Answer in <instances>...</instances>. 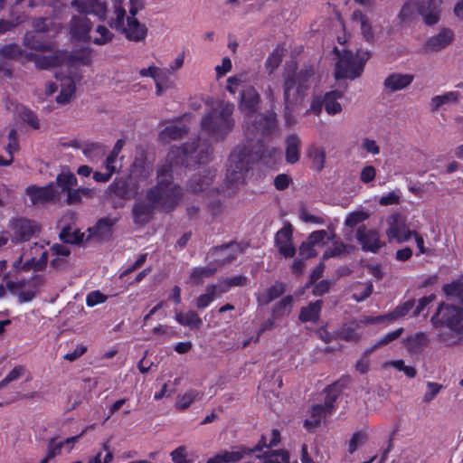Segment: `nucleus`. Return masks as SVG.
Listing matches in <instances>:
<instances>
[{
  "label": "nucleus",
  "mask_w": 463,
  "mask_h": 463,
  "mask_svg": "<svg viewBox=\"0 0 463 463\" xmlns=\"http://www.w3.org/2000/svg\"><path fill=\"white\" fill-rule=\"evenodd\" d=\"M256 457L262 463H288L289 453L285 449H264Z\"/></svg>",
  "instance_id": "nucleus-30"
},
{
  "label": "nucleus",
  "mask_w": 463,
  "mask_h": 463,
  "mask_svg": "<svg viewBox=\"0 0 463 463\" xmlns=\"http://www.w3.org/2000/svg\"><path fill=\"white\" fill-rule=\"evenodd\" d=\"M218 266L211 262L206 267L195 268L190 276V280L195 285L203 283V279L212 277L217 271Z\"/></svg>",
  "instance_id": "nucleus-38"
},
{
  "label": "nucleus",
  "mask_w": 463,
  "mask_h": 463,
  "mask_svg": "<svg viewBox=\"0 0 463 463\" xmlns=\"http://www.w3.org/2000/svg\"><path fill=\"white\" fill-rule=\"evenodd\" d=\"M387 229L385 231L389 241H395L402 243L412 237V231L409 230L399 213H393L386 218Z\"/></svg>",
  "instance_id": "nucleus-14"
},
{
  "label": "nucleus",
  "mask_w": 463,
  "mask_h": 463,
  "mask_svg": "<svg viewBox=\"0 0 463 463\" xmlns=\"http://www.w3.org/2000/svg\"><path fill=\"white\" fill-rule=\"evenodd\" d=\"M403 332V328H398L396 329L395 331H392V332H390L388 334H386L385 335H383L382 338H380L373 347H371L370 349H368L366 351V353H372L373 352L376 348L380 347V346H383V345H385L387 344H389L390 342L395 340L396 338H398Z\"/></svg>",
  "instance_id": "nucleus-56"
},
{
  "label": "nucleus",
  "mask_w": 463,
  "mask_h": 463,
  "mask_svg": "<svg viewBox=\"0 0 463 463\" xmlns=\"http://www.w3.org/2000/svg\"><path fill=\"white\" fill-rule=\"evenodd\" d=\"M64 56L65 54L63 52H58L54 55L51 56L28 55V58L33 59L38 68L45 70L55 66H61L62 68L64 66Z\"/></svg>",
  "instance_id": "nucleus-29"
},
{
  "label": "nucleus",
  "mask_w": 463,
  "mask_h": 463,
  "mask_svg": "<svg viewBox=\"0 0 463 463\" xmlns=\"http://www.w3.org/2000/svg\"><path fill=\"white\" fill-rule=\"evenodd\" d=\"M355 238L364 251L377 253L384 246L379 232L376 230L367 229L365 226H360L356 230Z\"/></svg>",
  "instance_id": "nucleus-16"
},
{
  "label": "nucleus",
  "mask_w": 463,
  "mask_h": 463,
  "mask_svg": "<svg viewBox=\"0 0 463 463\" xmlns=\"http://www.w3.org/2000/svg\"><path fill=\"white\" fill-rule=\"evenodd\" d=\"M326 398L324 404L312 406L307 412V417L304 422L307 430H312L319 426L321 421L330 414L334 410V402L337 397L335 386H329L326 389Z\"/></svg>",
  "instance_id": "nucleus-13"
},
{
  "label": "nucleus",
  "mask_w": 463,
  "mask_h": 463,
  "mask_svg": "<svg viewBox=\"0 0 463 463\" xmlns=\"http://www.w3.org/2000/svg\"><path fill=\"white\" fill-rule=\"evenodd\" d=\"M334 234L331 235L325 230H319L313 232L307 238L306 241L303 242V249L307 247L308 245H314L317 247L323 246L326 241L332 240Z\"/></svg>",
  "instance_id": "nucleus-44"
},
{
  "label": "nucleus",
  "mask_w": 463,
  "mask_h": 463,
  "mask_svg": "<svg viewBox=\"0 0 463 463\" xmlns=\"http://www.w3.org/2000/svg\"><path fill=\"white\" fill-rule=\"evenodd\" d=\"M453 40V33L449 29L441 30L437 35L430 37L425 43L427 52H438L448 46Z\"/></svg>",
  "instance_id": "nucleus-27"
},
{
  "label": "nucleus",
  "mask_w": 463,
  "mask_h": 463,
  "mask_svg": "<svg viewBox=\"0 0 463 463\" xmlns=\"http://www.w3.org/2000/svg\"><path fill=\"white\" fill-rule=\"evenodd\" d=\"M360 323L356 320L345 323L337 331V336L345 341H358L362 337Z\"/></svg>",
  "instance_id": "nucleus-32"
},
{
  "label": "nucleus",
  "mask_w": 463,
  "mask_h": 463,
  "mask_svg": "<svg viewBox=\"0 0 463 463\" xmlns=\"http://www.w3.org/2000/svg\"><path fill=\"white\" fill-rule=\"evenodd\" d=\"M48 261V253L43 250V246L34 243L28 250L23 251L20 257L14 261L13 267L15 270H42L46 267Z\"/></svg>",
  "instance_id": "nucleus-11"
},
{
  "label": "nucleus",
  "mask_w": 463,
  "mask_h": 463,
  "mask_svg": "<svg viewBox=\"0 0 463 463\" xmlns=\"http://www.w3.org/2000/svg\"><path fill=\"white\" fill-rule=\"evenodd\" d=\"M111 27L124 34L129 41L141 42L145 40L147 33L146 26L137 19L136 14H127L122 0H114Z\"/></svg>",
  "instance_id": "nucleus-4"
},
{
  "label": "nucleus",
  "mask_w": 463,
  "mask_h": 463,
  "mask_svg": "<svg viewBox=\"0 0 463 463\" xmlns=\"http://www.w3.org/2000/svg\"><path fill=\"white\" fill-rule=\"evenodd\" d=\"M95 33L99 34V36L93 37L92 42L97 45H103L109 43L114 36L105 25L97 26Z\"/></svg>",
  "instance_id": "nucleus-51"
},
{
  "label": "nucleus",
  "mask_w": 463,
  "mask_h": 463,
  "mask_svg": "<svg viewBox=\"0 0 463 463\" xmlns=\"http://www.w3.org/2000/svg\"><path fill=\"white\" fill-rule=\"evenodd\" d=\"M71 5L81 14H92L99 19L107 15V5L100 0H73Z\"/></svg>",
  "instance_id": "nucleus-22"
},
{
  "label": "nucleus",
  "mask_w": 463,
  "mask_h": 463,
  "mask_svg": "<svg viewBox=\"0 0 463 463\" xmlns=\"http://www.w3.org/2000/svg\"><path fill=\"white\" fill-rule=\"evenodd\" d=\"M116 219L111 218L99 220L94 227L89 230L90 236L96 238L99 241L109 240L112 235V229L116 223Z\"/></svg>",
  "instance_id": "nucleus-28"
},
{
  "label": "nucleus",
  "mask_w": 463,
  "mask_h": 463,
  "mask_svg": "<svg viewBox=\"0 0 463 463\" xmlns=\"http://www.w3.org/2000/svg\"><path fill=\"white\" fill-rule=\"evenodd\" d=\"M282 50L276 49L267 59L266 61V69L267 71L271 73L275 69L279 67L282 61Z\"/></svg>",
  "instance_id": "nucleus-57"
},
{
  "label": "nucleus",
  "mask_w": 463,
  "mask_h": 463,
  "mask_svg": "<svg viewBox=\"0 0 463 463\" xmlns=\"http://www.w3.org/2000/svg\"><path fill=\"white\" fill-rule=\"evenodd\" d=\"M58 80L61 82V91L57 96L56 100L60 104H66L70 102L75 95L76 82L75 77L63 76V72H56L55 74Z\"/></svg>",
  "instance_id": "nucleus-23"
},
{
  "label": "nucleus",
  "mask_w": 463,
  "mask_h": 463,
  "mask_svg": "<svg viewBox=\"0 0 463 463\" xmlns=\"http://www.w3.org/2000/svg\"><path fill=\"white\" fill-rule=\"evenodd\" d=\"M19 149L18 137L15 129H11L8 134V144L5 146L9 157L4 159L0 156V165H9L12 164L14 159V153Z\"/></svg>",
  "instance_id": "nucleus-41"
},
{
  "label": "nucleus",
  "mask_w": 463,
  "mask_h": 463,
  "mask_svg": "<svg viewBox=\"0 0 463 463\" xmlns=\"http://www.w3.org/2000/svg\"><path fill=\"white\" fill-rule=\"evenodd\" d=\"M313 70L306 68L299 71L297 74L287 76L284 84V101L286 109L296 103L306 89L312 81Z\"/></svg>",
  "instance_id": "nucleus-10"
},
{
  "label": "nucleus",
  "mask_w": 463,
  "mask_h": 463,
  "mask_svg": "<svg viewBox=\"0 0 463 463\" xmlns=\"http://www.w3.org/2000/svg\"><path fill=\"white\" fill-rule=\"evenodd\" d=\"M277 120L276 115L273 112H269L265 116L264 119L260 122L258 129H260L263 133L269 132L276 128Z\"/></svg>",
  "instance_id": "nucleus-62"
},
{
  "label": "nucleus",
  "mask_w": 463,
  "mask_h": 463,
  "mask_svg": "<svg viewBox=\"0 0 463 463\" xmlns=\"http://www.w3.org/2000/svg\"><path fill=\"white\" fill-rule=\"evenodd\" d=\"M353 21L359 24L363 38L370 43H375L382 33V27L379 24H373L368 16L360 11H354L352 15Z\"/></svg>",
  "instance_id": "nucleus-18"
},
{
  "label": "nucleus",
  "mask_w": 463,
  "mask_h": 463,
  "mask_svg": "<svg viewBox=\"0 0 463 463\" xmlns=\"http://www.w3.org/2000/svg\"><path fill=\"white\" fill-rule=\"evenodd\" d=\"M103 451L99 452L95 457L91 458V462L93 463H111L114 455L111 451L110 445L109 441H106L102 444Z\"/></svg>",
  "instance_id": "nucleus-52"
},
{
  "label": "nucleus",
  "mask_w": 463,
  "mask_h": 463,
  "mask_svg": "<svg viewBox=\"0 0 463 463\" xmlns=\"http://www.w3.org/2000/svg\"><path fill=\"white\" fill-rule=\"evenodd\" d=\"M322 301L317 300L303 307L299 314L302 322H315L318 319L321 311Z\"/></svg>",
  "instance_id": "nucleus-43"
},
{
  "label": "nucleus",
  "mask_w": 463,
  "mask_h": 463,
  "mask_svg": "<svg viewBox=\"0 0 463 463\" xmlns=\"http://www.w3.org/2000/svg\"><path fill=\"white\" fill-rule=\"evenodd\" d=\"M276 246L281 255L286 258L295 254V248L292 244V230L290 227H283L275 237Z\"/></svg>",
  "instance_id": "nucleus-25"
},
{
  "label": "nucleus",
  "mask_w": 463,
  "mask_h": 463,
  "mask_svg": "<svg viewBox=\"0 0 463 463\" xmlns=\"http://www.w3.org/2000/svg\"><path fill=\"white\" fill-rule=\"evenodd\" d=\"M427 342V337L423 333H416L409 336L405 341L406 348L410 352H417L421 349Z\"/></svg>",
  "instance_id": "nucleus-49"
},
{
  "label": "nucleus",
  "mask_w": 463,
  "mask_h": 463,
  "mask_svg": "<svg viewBox=\"0 0 463 463\" xmlns=\"http://www.w3.org/2000/svg\"><path fill=\"white\" fill-rule=\"evenodd\" d=\"M441 2V0H414L413 5L424 22L431 25L438 23L439 19Z\"/></svg>",
  "instance_id": "nucleus-17"
},
{
  "label": "nucleus",
  "mask_w": 463,
  "mask_h": 463,
  "mask_svg": "<svg viewBox=\"0 0 463 463\" xmlns=\"http://www.w3.org/2000/svg\"><path fill=\"white\" fill-rule=\"evenodd\" d=\"M108 299V297L104 294H102L99 290L91 291L90 292L86 297V304L88 307H95L99 304L106 302Z\"/></svg>",
  "instance_id": "nucleus-64"
},
{
  "label": "nucleus",
  "mask_w": 463,
  "mask_h": 463,
  "mask_svg": "<svg viewBox=\"0 0 463 463\" xmlns=\"http://www.w3.org/2000/svg\"><path fill=\"white\" fill-rule=\"evenodd\" d=\"M307 156L311 160V166L314 170L320 172L326 163V151L324 148L312 146L307 150Z\"/></svg>",
  "instance_id": "nucleus-39"
},
{
  "label": "nucleus",
  "mask_w": 463,
  "mask_h": 463,
  "mask_svg": "<svg viewBox=\"0 0 463 463\" xmlns=\"http://www.w3.org/2000/svg\"><path fill=\"white\" fill-rule=\"evenodd\" d=\"M239 253V245L237 243H230L214 249L211 255L213 259V263L219 267L234 260Z\"/></svg>",
  "instance_id": "nucleus-26"
},
{
  "label": "nucleus",
  "mask_w": 463,
  "mask_h": 463,
  "mask_svg": "<svg viewBox=\"0 0 463 463\" xmlns=\"http://www.w3.org/2000/svg\"><path fill=\"white\" fill-rule=\"evenodd\" d=\"M175 318L180 325L192 328H199L203 323L194 311H188L186 313L176 312Z\"/></svg>",
  "instance_id": "nucleus-42"
},
{
  "label": "nucleus",
  "mask_w": 463,
  "mask_h": 463,
  "mask_svg": "<svg viewBox=\"0 0 463 463\" xmlns=\"http://www.w3.org/2000/svg\"><path fill=\"white\" fill-rule=\"evenodd\" d=\"M56 184L61 191L66 194V203L76 205L82 203L83 199H90L94 196V189L89 187H77L76 175L69 170H62L56 177Z\"/></svg>",
  "instance_id": "nucleus-9"
},
{
  "label": "nucleus",
  "mask_w": 463,
  "mask_h": 463,
  "mask_svg": "<svg viewBox=\"0 0 463 463\" xmlns=\"http://www.w3.org/2000/svg\"><path fill=\"white\" fill-rule=\"evenodd\" d=\"M201 139L200 137L196 145H186L172 149L168 153L167 160L171 165H162L158 168L157 183L147 192L146 202H138L134 206L136 222H146L151 210L156 207L170 210L177 204L182 193L181 188L172 182V167L178 164L189 165L191 162L205 163L212 154V148L208 140L201 142Z\"/></svg>",
  "instance_id": "nucleus-1"
},
{
  "label": "nucleus",
  "mask_w": 463,
  "mask_h": 463,
  "mask_svg": "<svg viewBox=\"0 0 463 463\" xmlns=\"http://www.w3.org/2000/svg\"><path fill=\"white\" fill-rule=\"evenodd\" d=\"M234 105L221 101L201 120V135H207L212 140L223 138L234 126L232 112Z\"/></svg>",
  "instance_id": "nucleus-3"
},
{
  "label": "nucleus",
  "mask_w": 463,
  "mask_h": 463,
  "mask_svg": "<svg viewBox=\"0 0 463 463\" xmlns=\"http://www.w3.org/2000/svg\"><path fill=\"white\" fill-rule=\"evenodd\" d=\"M6 288L11 294L17 296L20 303L33 300L37 293L36 286L25 281H7Z\"/></svg>",
  "instance_id": "nucleus-21"
},
{
  "label": "nucleus",
  "mask_w": 463,
  "mask_h": 463,
  "mask_svg": "<svg viewBox=\"0 0 463 463\" xmlns=\"http://www.w3.org/2000/svg\"><path fill=\"white\" fill-rule=\"evenodd\" d=\"M203 397V393L197 390H188L183 394H179L176 397L175 408L184 411L187 409L194 401L200 400Z\"/></svg>",
  "instance_id": "nucleus-40"
},
{
  "label": "nucleus",
  "mask_w": 463,
  "mask_h": 463,
  "mask_svg": "<svg viewBox=\"0 0 463 463\" xmlns=\"http://www.w3.org/2000/svg\"><path fill=\"white\" fill-rule=\"evenodd\" d=\"M185 133L186 128L181 124H171L160 132L159 138L164 143H169L172 140L181 138Z\"/></svg>",
  "instance_id": "nucleus-37"
},
{
  "label": "nucleus",
  "mask_w": 463,
  "mask_h": 463,
  "mask_svg": "<svg viewBox=\"0 0 463 463\" xmlns=\"http://www.w3.org/2000/svg\"><path fill=\"white\" fill-rule=\"evenodd\" d=\"M370 56L369 51H358L355 55L350 51H343L335 63V78L354 80L359 77Z\"/></svg>",
  "instance_id": "nucleus-8"
},
{
  "label": "nucleus",
  "mask_w": 463,
  "mask_h": 463,
  "mask_svg": "<svg viewBox=\"0 0 463 463\" xmlns=\"http://www.w3.org/2000/svg\"><path fill=\"white\" fill-rule=\"evenodd\" d=\"M280 442V433L278 430H272L270 439L268 440L266 436H261L258 445L252 449V452L262 451L264 449H272Z\"/></svg>",
  "instance_id": "nucleus-45"
},
{
  "label": "nucleus",
  "mask_w": 463,
  "mask_h": 463,
  "mask_svg": "<svg viewBox=\"0 0 463 463\" xmlns=\"http://www.w3.org/2000/svg\"><path fill=\"white\" fill-rule=\"evenodd\" d=\"M213 182V175L209 172L208 175L202 176L200 174L193 176L190 180L189 187L192 192L196 193L205 190Z\"/></svg>",
  "instance_id": "nucleus-46"
},
{
  "label": "nucleus",
  "mask_w": 463,
  "mask_h": 463,
  "mask_svg": "<svg viewBox=\"0 0 463 463\" xmlns=\"http://www.w3.org/2000/svg\"><path fill=\"white\" fill-rule=\"evenodd\" d=\"M443 291L449 298L459 300L460 306L441 304L438 315L443 324L455 331H463V282L452 281L443 286Z\"/></svg>",
  "instance_id": "nucleus-5"
},
{
  "label": "nucleus",
  "mask_w": 463,
  "mask_h": 463,
  "mask_svg": "<svg viewBox=\"0 0 463 463\" xmlns=\"http://www.w3.org/2000/svg\"><path fill=\"white\" fill-rule=\"evenodd\" d=\"M392 366L400 372H403L409 378H414L417 371L413 366L405 365L402 360L389 361L384 364V367Z\"/></svg>",
  "instance_id": "nucleus-54"
},
{
  "label": "nucleus",
  "mask_w": 463,
  "mask_h": 463,
  "mask_svg": "<svg viewBox=\"0 0 463 463\" xmlns=\"http://www.w3.org/2000/svg\"><path fill=\"white\" fill-rule=\"evenodd\" d=\"M63 440H58L56 438L50 439L47 444L49 458H55L61 455L63 450Z\"/></svg>",
  "instance_id": "nucleus-61"
},
{
  "label": "nucleus",
  "mask_w": 463,
  "mask_h": 463,
  "mask_svg": "<svg viewBox=\"0 0 463 463\" xmlns=\"http://www.w3.org/2000/svg\"><path fill=\"white\" fill-rule=\"evenodd\" d=\"M10 229L11 241L14 243L28 241L40 232V226L35 222L24 218L13 220Z\"/></svg>",
  "instance_id": "nucleus-15"
},
{
  "label": "nucleus",
  "mask_w": 463,
  "mask_h": 463,
  "mask_svg": "<svg viewBox=\"0 0 463 463\" xmlns=\"http://www.w3.org/2000/svg\"><path fill=\"white\" fill-rule=\"evenodd\" d=\"M35 33H27L24 35V43L27 47L46 52L53 48V43L51 41H44L42 33L53 31L55 33L61 30V25H56L48 19H39L33 24Z\"/></svg>",
  "instance_id": "nucleus-12"
},
{
  "label": "nucleus",
  "mask_w": 463,
  "mask_h": 463,
  "mask_svg": "<svg viewBox=\"0 0 463 463\" xmlns=\"http://www.w3.org/2000/svg\"><path fill=\"white\" fill-rule=\"evenodd\" d=\"M280 155L279 151L274 147H266L260 151V158H277ZM257 156H253L249 149L243 146H237L231 153L228 160V168L226 174V190L227 195L234 194L239 186L244 182V175L248 170L249 165L254 161Z\"/></svg>",
  "instance_id": "nucleus-2"
},
{
  "label": "nucleus",
  "mask_w": 463,
  "mask_h": 463,
  "mask_svg": "<svg viewBox=\"0 0 463 463\" xmlns=\"http://www.w3.org/2000/svg\"><path fill=\"white\" fill-rule=\"evenodd\" d=\"M26 194L34 205L49 203L58 196V192L52 184L43 187L29 186L26 189Z\"/></svg>",
  "instance_id": "nucleus-20"
},
{
  "label": "nucleus",
  "mask_w": 463,
  "mask_h": 463,
  "mask_svg": "<svg viewBox=\"0 0 463 463\" xmlns=\"http://www.w3.org/2000/svg\"><path fill=\"white\" fill-rule=\"evenodd\" d=\"M373 292V285L368 282L365 284H361L354 290L353 298L360 302L366 299Z\"/></svg>",
  "instance_id": "nucleus-60"
},
{
  "label": "nucleus",
  "mask_w": 463,
  "mask_h": 463,
  "mask_svg": "<svg viewBox=\"0 0 463 463\" xmlns=\"http://www.w3.org/2000/svg\"><path fill=\"white\" fill-rule=\"evenodd\" d=\"M226 89L231 94L240 92L239 109L245 115H251L257 111L260 96L255 88L247 82L246 75L229 77Z\"/></svg>",
  "instance_id": "nucleus-7"
},
{
  "label": "nucleus",
  "mask_w": 463,
  "mask_h": 463,
  "mask_svg": "<svg viewBox=\"0 0 463 463\" xmlns=\"http://www.w3.org/2000/svg\"><path fill=\"white\" fill-rule=\"evenodd\" d=\"M251 449L246 448H236L232 450L221 451L223 463H234L241 460L245 455L251 453Z\"/></svg>",
  "instance_id": "nucleus-47"
},
{
  "label": "nucleus",
  "mask_w": 463,
  "mask_h": 463,
  "mask_svg": "<svg viewBox=\"0 0 463 463\" xmlns=\"http://www.w3.org/2000/svg\"><path fill=\"white\" fill-rule=\"evenodd\" d=\"M293 304L292 297L287 296L283 298L274 307L273 317H283L288 315L291 311Z\"/></svg>",
  "instance_id": "nucleus-50"
},
{
  "label": "nucleus",
  "mask_w": 463,
  "mask_h": 463,
  "mask_svg": "<svg viewBox=\"0 0 463 463\" xmlns=\"http://www.w3.org/2000/svg\"><path fill=\"white\" fill-rule=\"evenodd\" d=\"M414 80V76L410 73L393 72L390 74L383 81L384 89L388 92H396L409 87Z\"/></svg>",
  "instance_id": "nucleus-24"
},
{
  "label": "nucleus",
  "mask_w": 463,
  "mask_h": 463,
  "mask_svg": "<svg viewBox=\"0 0 463 463\" xmlns=\"http://www.w3.org/2000/svg\"><path fill=\"white\" fill-rule=\"evenodd\" d=\"M214 292L215 288L208 285L206 287V292L196 298V307L200 309L207 307L216 298Z\"/></svg>",
  "instance_id": "nucleus-53"
},
{
  "label": "nucleus",
  "mask_w": 463,
  "mask_h": 463,
  "mask_svg": "<svg viewBox=\"0 0 463 463\" xmlns=\"http://www.w3.org/2000/svg\"><path fill=\"white\" fill-rule=\"evenodd\" d=\"M19 116L22 120L28 123L33 128L37 129L40 128V122L37 116L28 109L21 108Z\"/></svg>",
  "instance_id": "nucleus-58"
},
{
  "label": "nucleus",
  "mask_w": 463,
  "mask_h": 463,
  "mask_svg": "<svg viewBox=\"0 0 463 463\" xmlns=\"http://www.w3.org/2000/svg\"><path fill=\"white\" fill-rule=\"evenodd\" d=\"M426 386L428 390L423 396L424 402H431L443 388L441 384L434 382H427Z\"/></svg>",
  "instance_id": "nucleus-63"
},
{
  "label": "nucleus",
  "mask_w": 463,
  "mask_h": 463,
  "mask_svg": "<svg viewBox=\"0 0 463 463\" xmlns=\"http://www.w3.org/2000/svg\"><path fill=\"white\" fill-rule=\"evenodd\" d=\"M460 98L461 95L458 91H448L444 94L432 97L430 107L432 111H437L445 105L457 104Z\"/></svg>",
  "instance_id": "nucleus-31"
},
{
  "label": "nucleus",
  "mask_w": 463,
  "mask_h": 463,
  "mask_svg": "<svg viewBox=\"0 0 463 463\" xmlns=\"http://www.w3.org/2000/svg\"><path fill=\"white\" fill-rule=\"evenodd\" d=\"M285 288L283 284L275 283L269 288L265 289L263 292L259 293L257 296V301L260 305L265 306L279 298L283 292Z\"/></svg>",
  "instance_id": "nucleus-36"
},
{
  "label": "nucleus",
  "mask_w": 463,
  "mask_h": 463,
  "mask_svg": "<svg viewBox=\"0 0 463 463\" xmlns=\"http://www.w3.org/2000/svg\"><path fill=\"white\" fill-rule=\"evenodd\" d=\"M151 168L141 161H136L127 178L116 179L109 186L111 194L121 198L134 197L142 183H146L151 175Z\"/></svg>",
  "instance_id": "nucleus-6"
},
{
  "label": "nucleus",
  "mask_w": 463,
  "mask_h": 463,
  "mask_svg": "<svg viewBox=\"0 0 463 463\" xmlns=\"http://www.w3.org/2000/svg\"><path fill=\"white\" fill-rule=\"evenodd\" d=\"M369 217V212L364 210H356L352 213H349L346 215L345 220V225L350 228H354L366 221Z\"/></svg>",
  "instance_id": "nucleus-48"
},
{
  "label": "nucleus",
  "mask_w": 463,
  "mask_h": 463,
  "mask_svg": "<svg viewBox=\"0 0 463 463\" xmlns=\"http://www.w3.org/2000/svg\"><path fill=\"white\" fill-rule=\"evenodd\" d=\"M412 307H413V302L407 301L404 304L396 307V308L392 312L386 315L385 316L386 319L394 320L399 317H404L405 315H407L409 313V311Z\"/></svg>",
  "instance_id": "nucleus-59"
},
{
  "label": "nucleus",
  "mask_w": 463,
  "mask_h": 463,
  "mask_svg": "<svg viewBox=\"0 0 463 463\" xmlns=\"http://www.w3.org/2000/svg\"><path fill=\"white\" fill-rule=\"evenodd\" d=\"M170 73L169 70L160 68L155 80L156 94L157 96H162L166 90L175 87V81L171 78Z\"/></svg>",
  "instance_id": "nucleus-33"
},
{
  "label": "nucleus",
  "mask_w": 463,
  "mask_h": 463,
  "mask_svg": "<svg viewBox=\"0 0 463 463\" xmlns=\"http://www.w3.org/2000/svg\"><path fill=\"white\" fill-rule=\"evenodd\" d=\"M344 97V93L339 90L327 92L324 96L325 109L329 115H336L341 113L342 106L338 102Z\"/></svg>",
  "instance_id": "nucleus-34"
},
{
  "label": "nucleus",
  "mask_w": 463,
  "mask_h": 463,
  "mask_svg": "<svg viewBox=\"0 0 463 463\" xmlns=\"http://www.w3.org/2000/svg\"><path fill=\"white\" fill-rule=\"evenodd\" d=\"M346 250L347 247L345 243L339 241H335L333 242L332 246L324 252L323 259L327 260L329 258L341 256L346 253Z\"/></svg>",
  "instance_id": "nucleus-55"
},
{
  "label": "nucleus",
  "mask_w": 463,
  "mask_h": 463,
  "mask_svg": "<svg viewBox=\"0 0 463 463\" xmlns=\"http://www.w3.org/2000/svg\"><path fill=\"white\" fill-rule=\"evenodd\" d=\"M300 138L297 135H290L286 139V161L295 164L299 160Z\"/></svg>",
  "instance_id": "nucleus-35"
},
{
  "label": "nucleus",
  "mask_w": 463,
  "mask_h": 463,
  "mask_svg": "<svg viewBox=\"0 0 463 463\" xmlns=\"http://www.w3.org/2000/svg\"><path fill=\"white\" fill-rule=\"evenodd\" d=\"M91 22L84 15L72 16L70 24L71 37L77 41L86 42L90 40Z\"/></svg>",
  "instance_id": "nucleus-19"
}]
</instances>
